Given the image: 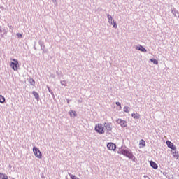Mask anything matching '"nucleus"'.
<instances>
[{
    "label": "nucleus",
    "instance_id": "f257e3e1",
    "mask_svg": "<svg viewBox=\"0 0 179 179\" xmlns=\"http://www.w3.org/2000/svg\"><path fill=\"white\" fill-rule=\"evenodd\" d=\"M119 153H120V155H123L124 156H126L129 159H131L133 162H135V156H134V154H132V152L127 150H120Z\"/></svg>",
    "mask_w": 179,
    "mask_h": 179
},
{
    "label": "nucleus",
    "instance_id": "f03ea898",
    "mask_svg": "<svg viewBox=\"0 0 179 179\" xmlns=\"http://www.w3.org/2000/svg\"><path fill=\"white\" fill-rule=\"evenodd\" d=\"M94 129H95L96 132H97L98 134H103L106 132L104 131V126L101 123H99V124L95 125Z\"/></svg>",
    "mask_w": 179,
    "mask_h": 179
},
{
    "label": "nucleus",
    "instance_id": "7ed1b4c3",
    "mask_svg": "<svg viewBox=\"0 0 179 179\" xmlns=\"http://www.w3.org/2000/svg\"><path fill=\"white\" fill-rule=\"evenodd\" d=\"M12 61L10 62V68H12V69H13V71H17L18 68H19V62L15 59H12Z\"/></svg>",
    "mask_w": 179,
    "mask_h": 179
},
{
    "label": "nucleus",
    "instance_id": "20e7f679",
    "mask_svg": "<svg viewBox=\"0 0 179 179\" xmlns=\"http://www.w3.org/2000/svg\"><path fill=\"white\" fill-rule=\"evenodd\" d=\"M33 152H34L36 157H38V159H41V157L43 155H41V152H40V150H38V148H37V147L33 148Z\"/></svg>",
    "mask_w": 179,
    "mask_h": 179
},
{
    "label": "nucleus",
    "instance_id": "39448f33",
    "mask_svg": "<svg viewBox=\"0 0 179 179\" xmlns=\"http://www.w3.org/2000/svg\"><path fill=\"white\" fill-rule=\"evenodd\" d=\"M117 122L120 124V127H122V128H125V127L128 125V123L127 122V121L123 120L122 119H118L117 120Z\"/></svg>",
    "mask_w": 179,
    "mask_h": 179
},
{
    "label": "nucleus",
    "instance_id": "423d86ee",
    "mask_svg": "<svg viewBox=\"0 0 179 179\" xmlns=\"http://www.w3.org/2000/svg\"><path fill=\"white\" fill-rule=\"evenodd\" d=\"M107 148L109 150H115V149H117V145L113 143H108L107 144Z\"/></svg>",
    "mask_w": 179,
    "mask_h": 179
},
{
    "label": "nucleus",
    "instance_id": "0eeeda50",
    "mask_svg": "<svg viewBox=\"0 0 179 179\" xmlns=\"http://www.w3.org/2000/svg\"><path fill=\"white\" fill-rule=\"evenodd\" d=\"M166 145L168 148H169L170 149H172V150H176V149H177V147H176L174 144L171 143V141H166Z\"/></svg>",
    "mask_w": 179,
    "mask_h": 179
},
{
    "label": "nucleus",
    "instance_id": "6e6552de",
    "mask_svg": "<svg viewBox=\"0 0 179 179\" xmlns=\"http://www.w3.org/2000/svg\"><path fill=\"white\" fill-rule=\"evenodd\" d=\"M104 127L107 131L113 130V127L111 126V123H104Z\"/></svg>",
    "mask_w": 179,
    "mask_h": 179
},
{
    "label": "nucleus",
    "instance_id": "1a4fd4ad",
    "mask_svg": "<svg viewBox=\"0 0 179 179\" xmlns=\"http://www.w3.org/2000/svg\"><path fill=\"white\" fill-rule=\"evenodd\" d=\"M136 50H138V51H141L142 52H146L148 50H145V48L142 45H138L136 47Z\"/></svg>",
    "mask_w": 179,
    "mask_h": 179
},
{
    "label": "nucleus",
    "instance_id": "9d476101",
    "mask_svg": "<svg viewBox=\"0 0 179 179\" xmlns=\"http://www.w3.org/2000/svg\"><path fill=\"white\" fill-rule=\"evenodd\" d=\"M150 164L151 167H152V169H155V170H157V169H158V167H159V166H157V164H156V162H155L153 161H150Z\"/></svg>",
    "mask_w": 179,
    "mask_h": 179
},
{
    "label": "nucleus",
    "instance_id": "9b49d317",
    "mask_svg": "<svg viewBox=\"0 0 179 179\" xmlns=\"http://www.w3.org/2000/svg\"><path fill=\"white\" fill-rule=\"evenodd\" d=\"M140 148H145L146 146V142H145V140L141 139L139 143Z\"/></svg>",
    "mask_w": 179,
    "mask_h": 179
},
{
    "label": "nucleus",
    "instance_id": "f8f14e48",
    "mask_svg": "<svg viewBox=\"0 0 179 179\" xmlns=\"http://www.w3.org/2000/svg\"><path fill=\"white\" fill-rule=\"evenodd\" d=\"M131 117H133V118H134L135 120H139L140 115L138 113H132Z\"/></svg>",
    "mask_w": 179,
    "mask_h": 179
},
{
    "label": "nucleus",
    "instance_id": "ddd939ff",
    "mask_svg": "<svg viewBox=\"0 0 179 179\" xmlns=\"http://www.w3.org/2000/svg\"><path fill=\"white\" fill-rule=\"evenodd\" d=\"M172 155H173V157H174L175 159H176V160H178V159H179V155H178V153L177 152H173L172 153Z\"/></svg>",
    "mask_w": 179,
    "mask_h": 179
},
{
    "label": "nucleus",
    "instance_id": "4468645a",
    "mask_svg": "<svg viewBox=\"0 0 179 179\" xmlns=\"http://www.w3.org/2000/svg\"><path fill=\"white\" fill-rule=\"evenodd\" d=\"M0 179H8V176L5 173H0Z\"/></svg>",
    "mask_w": 179,
    "mask_h": 179
},
{
    "label": "nucleus",
    "instance_id": "2eb2a0df",
    "mask_svg": "<svg viewBox=\"0 0 179 179\" xmlns=\"http://www.w3.org/2000/svg\"><path fill=\"white\" fill-rule=\"evenodd\" d=\"M69 114L70 117H72L73 118H75V117L76 116V112L73 110L70 111Z\"/></svg>",
    "mask_w": 179,
    "mask_h": 179
},
{
    "label": "nucleus",
    "instance_id": "dca6fc26",
    "mask_svg": "<svg viewBox=\"0 0 179 179\" xmlns=\"http://www.w3.org/2000/svg\"><path fill=\"white\" fill-rule=\"evenodd\" d=\"M108 22L110 24H113V17L110 15H108Z\"/></svg>",
    "mask_w": 179,
    "mask_h": 179
},
{
    "label": "nucleus",
    "instance_id": "f3484780",
    "mask_svg": "<svg viewBox=\"0 0 179 179\" xmlns=\"http://www.w3.org/2000/svg\"><path fill=\"white\" fill-rule=\"evenodd\" d=\"M0 103H5V97L2 95H0Z\"/></svg>",
    "mask_w": 179,
    "mask_h": 179
},
{
    "label": "nucleus",
    "instance_id": "a211bd4d",
    "mask_svg": "<svg viewBox=\"0 0 179 179\" xmlns=\"http://www.w3.org/2000/svg\"><path fill=\"white\" fill-rule=\"evenodd\" d=\"M151 62H153L155 65L159 64V62L156 59H150Z\"/></svg>",
    "mask_w": 179,
    "mask_h": 179
},
{
    "label": "nucleus",
    "instance_id": "6ab92c4d",
    "mask_svg": "<svg viewBox=\"0 0 179 179\" xmlns=\"http://www.w3.org/2000/svg\"><path fill=\"white\" fill-rule=\"evenodd\" d=\"M35 99H38L39 96H38V93H37L36 92H32Z\"/></svg>",
    "mask_w": 179,
    "mask_h": 179
},
{
    "label": "nucleus",
    "instance_id": "aec40b11",
    "mask_svg": "<svg viewBox=\"0 0 179 179\" xmlns=\"http://www.w3.org/2000/svg\"><path fill=\"white\" fill-rule=\"evenodd\" d=\"M124 113H129V108L128 106H124Z\"/></svg>",
    "mask_w": 179,
    "mask_h": 179
},
{
    "label": "nucleus",
    "instance_id": "412c9836",
    "mask_svg": "<svg viewBox=\"0 0 179 179\" xmlns=\"http://www.w3.org/2000/svg\"><path fill=\"white\" fill-rule=\"evenodd\" d=\"M112 24L115 29H117V22L114 20L112 21Z\"/></svg>",
    "mask_w": 179,
    "mask_h": 179
},
{
    "label": "nucleus",
    "instance_id": "4be33fe9",
    "mask_svg": "<svg viewBox=\"0 0 179 179\" xmlns=\"http://www.w3.org/2000/svg\"><path fill=\"white\" fill-rule=\"evenodd\" d=\"M17 37H19V38H22V34H20V33H17Z\"/></svg>",
    "mask_w": 179,
    "mask_h": 179
},
{
    "label": "nucleus",
    "instance_id": "5701e85b",
    "mask_svg": "<svg viewBox=\"0 0 179 179\" xmlns=\"http://www.w3.org/2000/svg\"><path fill=\"white\" fill-rule=\"evenodd\" d=\"M116 105L119 106V107H121V103L120 102H116Z\"/></svg>",
    "mask_w": 179,
    "mask_h": 179
},
{
    "label": "nucleus",
    "instance_id": "b1692460",
    "mask_svg": "<svg viewBox=\"0 0 179 179\" xmlns=\"http://www.w3.org/2000/svg\"><path fill=\"white\" fill-rule=\"evenodd\" d=\"M35 82L32 80V82H31V85H32L33 86H34Z\"/></svg>",
    "mask_w": 179,
    "mask_h": 179
}]
</instances>
